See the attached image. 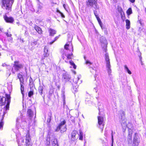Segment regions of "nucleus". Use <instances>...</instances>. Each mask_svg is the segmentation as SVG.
Here are the masks:
<instances>
[{
  "label": "nucleus",
  "mask_w": 146,
  "mask_h": 146,
  "mask_svg": "<svg viewBox=\"0 0 146 146\" xmlns=\"http://www.w3.org/2000/svg\"><path fill=\"white\" fill-rule=\"evenodd\" d=\"M10 102V98L9 96L6 95V97H0V106L6 105L4 108V110H5V111H3V116L7 113V110H9Z\"/></svg>",
  "instance_id": "obj_1"
},
{
  "label": "nucleus",
  "mask_w": 146,
  "mask_h": 146,
  "mask_svg": "<svg viewBox=\"0 0 146 146\" xmlns=\"http://www.w3.org/2000/svg\"><path fill=\"white\" fill-rule=\"evenodd\" d=\"M14 1V0H1L2 8L7 12H10Z\"/></svg>",
  "instance_id": "obj_2"
},
{
  "label": "nucleus",
  "mask_w": 146,
  "mask_h": 146,
  "mask_svg": "<svg viewBox=\"0 0 146 146\" xmlns=\"http://www.w3.org/2000/svg\"><path fill=\"white\" fill-rule=\"evenodd\" d=\"M66 121L65 120L62 119L60 120V123L57 127L55 130L56 131H58L60 130L61 133H63L66 131Z\"/></svg>",
  "instance_id": "obj_3"
},
{
  "label": "nucleus",
  "mask_w": 146,
  "mask_h": 146,
  "mask_svg": "<svg viewBox=\"0 0 146 146\" xmlns=\"http://www.w3.org/2000/svg\"><path fill=\"white\" fill-rule=\"evenodd\" d=\"M105 60L106 62V69L108 71V75L110 76L111 75V66L110 63V59L108 53H106L105 55Z\"/></svg>",
  "instance_id": "obj_4"
},
{
  "label": "nucleus",
  "mask_w": 146,
  "mask_h": 146,
  "mask_svg": "<svg viewBox=\"0 0 146 146\" xmlns=\"http://www.w3.org/2000/svg\"><path fill=\"white\" fill-rule=\"evenodd\" d=\"M97 0H88L86 1V5L88 7H93L95 9H99Z\"/></svg>",
  "instance_id": "obj_5"
},
{
  "label": "nucleus",
  "mask_w": 146,
  "mask_h": 146,
  "mask_svg": "<svg viewBox=\"0 0 146 146\" xmlns=\"http://www.w3.org/2000/svg\"><path fill=\"white\" fill-rule=\"evenodd\" d=\"M17 77L19 79L20 84L21 85V93L22 94L23 97L24 96V86L25 84L24 83V79L22 76L20 74H17Z\"/></svg>",
  "instance_id": "obj_6"
},
{
  "label": "nucleus",
  "mask_w": 146,
  "mask_h": 146,
  "mask_svg": "<svg viewBox=\"0 0 146 146\" xmlns=\"http://www.w3.org/2000/svg\"><path fill=\"white\" fill-rule=\"evenodd\" d=\"M140 138L138 133H135L133 136V146H138L140 143Z\"/></svg>",
  "instance_id": "obj_7"
},
{
  "label": "nucleus",
  "mask_w": 146,
  "mask_h": 146,
  "mask_svg": "<svg viewBox=\"0 0 146 146\" xmlns=\"http://www.w3.org/2000/svg\"><path fill=\"white\" fill-rule=\"evenodd\" d=\"M100 40L102 44V46L104 48V51L105 52H106L107 50L106 47L107 45V40L106 38L103 36L101 37Z\"/></svg>",
  "instance_id": "obj_8"
},
{
  "label": "nucleus",
  "mask_w": 146,
  "mask_h": 146,
  "mask_svg": "<svg viewBox=\"0 0 146 146\" xmlns=\"http://www.w3.org/2000/svg\"><path fill=\"white\" fill-rule=\"evenodd\" d=\"M13 67L15 70L16 71H17L23 68V65L19 63V61H15L14 62Z\"/></svg>",
  "instance_id": "obj_9"
},
{
  "label": "nucleus",
  "mask_w": 146,
  "mask_h": 146,
  "mask_svg": "<svg viewBox=\"0 0 146 146\" xmlns=\"http://www.w3.org/2000/svg\"><path fill=\"white\" fill-rule=\"evenodd\" d=\"M72 38H71L70 40V38L68 39V40L69 41L64 46V48L67 50L68 49V48H70L72 49V50H73V46L72 45Z\"/></svg>",
  "instance_id": "obj_10"
},
{
  "label": "nucleus",
  "mask_w": 146,
  "mask_h": 146,
  "mask_svg": "<svg viewBox=\"0 0 146 146\" xmlns=\"http://www.w3.org/2000/svg\"><path fill=\"white\" fill-rule=\"evenodd\" d=\"M70 76L69 75L66 73L62 74V80L65 82L69 81L70 79Z\"/></svg>",
  "instance_id": "obj_11"
},
{
  "label": "nucleus",
  "mask_w": 146,
  "mask_h": 146,
  "mask_svg": "<svg viewBox=\"0 0 146 146\" xmlns=\"http://www.w3.org/2000/svg\"><path fill=\"white\" fill-rule=\"evenodd\" d=\"M25 140L26 146H31V139L29 133L26 135Z\"/></svg>",
  "instance_id": "obj_12"
},
{
  "label": "nucleus",
  "mask_w": 146,
  "mask_h": 146,
  "mask_svg": "<svg viewBox=\"0 0 146 146\" xmlns=\"http://www.w3.org/2000/svg\"><path fill=\"white\" fill-rule=\"evenodd\" d=\"M51 143L53 146H58L57 140L54 135L51 136Z\"/></svg>",
  "instance_id": "obj_13"
},
{
  "label": "nucleus",
  "mask_w": 146,
  "mask_h": 146,
  "mask_svg": "<svg viewBox=\"0 0 146 146\" xmlns=\"http://www.w3.org/2000/svg\"><path fill=\"white\" fill-rule=\"evenodd\" d=\"M127 127L128 129L129 133L128 135H129L132 136V134L133 133V125L130 123H129L127 125Z\"/></svg>",
  "instance_id": "obj_14"
},
{
  "label": "nucleus",
  "mask_w": 146,
  "mask_h": 146,
  "mask_svg": "<svg viewBox=\"0 0 146 146\" xmlns=\"http://www.w3.org/2000/svg\"><path fill=\"white\" fill-rule=\"evenodd\" d=\"M98 123L99 125H102V127L103 128L104 126V124L103 123L104 122V118L103 117L101 116H99L98 117Z\"/></svg>",
  "instance_id": "obj_15"
},
{
  "label": "nucleus",
  "mask_w": 146,
  "mask_h": 146,
  "mask_svg": "<svg viewBox=\"0 0 146 146\" xmlns=\"http://www.w3.org/2000/svg\"><path fill=\"white\" fill-rule=\"evenodd\" d=\"M4 19L7 22L11 23H12L14 20L12 17H8L6 16L4 17Z\"/></svg>",
  "instance_id": "obj_16"
},
{
  "label": "nucleus",
  "mask_w": 146,
  "mask_h": 146,
  "mask_svg": "<svg viewBox=\"0 0 146 146\" xmlns=\"http://www.w3.org/2000/svg\"><path fill=\"white\" fill-rule=\"evenodd\" d=\"M27 114L30 119H31L33 115V111L31 109H29L27 111Z\"/></svg>",
  "instance_id": "obj_17"
},
{
  "label": "nucleus",
  "mask_w": 146,
  "mask_h": 146,
  "mask_svg": "<svg viewBox=\"0 0 146 146\" xmlns=\"http://www.w3.org/2000/svg\"><path fill=\"white\" fill-rule=\"evenodd\" d=\"M51 133V132L49 131L48 133V137L46 139L47 142L46 143V144L47 145H49L50 144V139H51V137H50V134Z\"/></svg>",
  "instance_id": "obj_18"
},
{
  "label": "nucleus",
  "mask_w": 146,
  "mask_h": 146,
  "mask_svg": "<svg viewBox=\"0 0 146 146\" xmlns=\"http://www.w3.org/2000/svg\"><path fill=\"white\" fill-rule=\"evenodd\" d=\"M49 33V35L51 36H53L56 33V31L52 29H49L48 30Z\"/></svg>",
  "instance_id": "obj_19"
},
{
  "label": "nucleus",
  "mask_w": 146,
  "mask_h": 146,
  "mask_svg": "<svg viewBox=\"0 0 146 146\" xmlns=\"http://www.w3.org/2000/svg\"><path fill=\"white\" fill-rule=\"evenodd\" d=\"M36 31L39 34H41L42 33V31L40 28L38 26H35L34 27Z\"/></svg>",
  "instance_id": "obj_20"
},
{
  "label": "nucleus",
  "mask_w": 146,
  "mask_h": 146,
  "mask_svg": "<svg viewBox=\"0 0 146 146\" xmlns=\"http://www.w3.org/2000/svg\"><path fill=\"white\" fill-rule=\"evenodd\" d=\"M33 87H31V90L28 93V96L29 97H31L33 95Z\"/></svg>",
  "instance_id": "obj_21"
},
{
  "label": "nucleus",
  "mask_w": 146,
  "mask_h": 146,
  "mask_svg": "<svg viewBox=\"0 0 146 146\" xmlns=\"http://www.w3.org/2000/svg\"><path fill=\"white\" fill-rule=\"evenodd\" d=\"M126 28L127 29H128L130 28V21L129 20L127 19L126 20Z\"/></svg>",
  "instance_id": "obj_22"
},
{
  "label": "nucleus",
  "mask_w": 146,
  "mask_h": 146,
  "mask_svg": "<svg viewBox=\"0 0 146 146\" xmlns=\"http://www.w3.org/2000/svg\"><path fill=\"white\" fill-rule=\"evenodd\" d=\"M81 77V75H78L76 77H74V82L75 83H77L78 81Z\"/></svg>",
  "instance_id": "obj_23"
},
{
  "label": "nucleus",
  "mask_w": 146,
  "mask_h": 146,
  "mask_svg": "<svg viewBox=\"0 0 146 146\" xmlns=\"http://www.w3.org/2000/svg\"><path fill=\"white\" fill-rule=\"evenodd\" d=\"M124 69L126 72H127V73L129 74H131V71L129 70L128 68L127 67V66L126 65H125L124 66Z\"/></svg>",
  "instance_id": "obj_24"
},
{
  "label": "nucleus",
  "mask_w": 146,
  "mask_h": 146,
  "mask_svg": "<svg viewBox=\"0 0 146 146\" xmlns=\"http://www.w3.org/2000/svg\"><path fill=\"white\" fill-rule=\"evenodd\" d=\"M43 87L42 86H39L38 88V91L41 95L42 94Z\"/></svg>",
  "instance_id": "obj_25"
},
{
  "label": "nucleus",
  "mask_w": 146,
  "mask_h": 146,
  "mask_svg": "<svg viewBox=\"0 0 146 146\" xmlns=\"http://www.w3.org/2000/svg\"><path fill=\"white\" fill-rule=\"evenodd\" d=\"M127 141L129 143H131L132 142V136L129 135L127 136Z\"/></svg>",
  "instance_id": "obj_26"
},
{
  "label": "nucleus",
  "mask_w": 146,
  "mask_h": 146,
  "mask_svg": "<svg viewBox=\"0 0 146 146\" xmlns=\"http://www.w3.org/2000/svg\"><path fill=\"white\" fill-rule=\"evenodd\" d=\"M119 112H120V113H122V114L121 115V119H123V120L125 119V114L124 111L122 110H121L119 111Z\"/></svg>",
  "instance_id": "obj_27"
},
{
  "label": "nucleus",
  "mask_w": 146,
  "mask_h": 146,
  "mask_svg": "<svg viewBox=\"0 0 146 146\" xmlns=\"http://www.w3.org/2000/svg\"><path fill=\"white\" fill-rule=\"evenodd\" d=\"M79 139L80 140H83V133L81 131H79Z\"/></svg>",
  "instance_id": "obj_28"
},
{
  "label": "nucleus",
  "mask_w": 146,
  "mask_h": 146,
  "mask_svg": "<svg viewBox=\"0 0 146 146\" xmlns=\"http://www.w3.org/2000/svg\"><path fill=\"white\" fill-rule=\"evenodd\" d=\"M48 117L47 120V123H49L51 121V117L52 116V114L51 113H50L48 114Z\"/></svg>",
  "instance_id": "obj_29"
},
{
  "label": "nucleus",
  "mask_w": 146,
  "mask_h": 146,
  "mask_svg": "<svg viewBox=\"0 0 146 146\" xmlns=\"http://www.w3.org/2000/svg\"><path fill=\"white\" fill-rule=\"evenodd\" d=\"M127 13L128 15H129L132 13V10L131 8H129L127 11Z\"/></svg>",
  "instance_id": "obj_30"
},
{
  "label": "nucleus",
  "mask_w": 146,
  "mask_h": 146,
  "mask_svg": "<svg viewBox=\"0 0 146 146\" xmlns=\"http://www.w3.org/2000/svg\"><path fill=\"white\" fill-rule=\"evenodd\" d=\"M96 18L100 25V26L101 27H102V23L100 19V18L98 16L96 17Z\"/></svg>",
  "instance_id": "obj_31"
},
{
  "label": "nucleus",
  "mask_w": 146,
  "mask_h": 146,
  "mask_svg": "<svg viewBox=\"0 0 146 146\" xmlns=\"http://www.w3.org/2000/svg\"><path fill=\"white\" fill-rule=\"evenodd\" d=\"M59 37V36H56L54 38V40L52 42H50V44H52Z\"/></svg>",
  "instance_id": "obj_32"
},
{
  "label": "nucleus",
  "mask_w": 146,
  "mask_h": 146,
  "mask_svg": "<svg viewBox=\"0 0 146 146\" xmlns=\"http://www.w3.org/2000/svg\"><path fill=\"white\" fill-rule=\"evenodd\" d=\"M3 124V122L2 119L0 122V129L2 128Z\"/></svg>",
  "instance_id": "obj_33"
},
{
  "label": "nucleus",
  "mask_w": 146,
  "mask_h": 146,
  "mask_svg": "<svg viewBox=\"0 0 146 146\" xmlns=\"http://www.w3.org/2000/svg\"><path fill=\"white\" fill-rule=\"evenodd\" d=\"M67 57L69 59H71L72 57V54H69L67 55Z\"/></svg>",
  "instance_id": "obj_34"
},
{
  "label": "nucleus",
  "mask_w": 146,
  "mask_h": 146,
  "mask_svg": "<svg viewBox=\"0 0 146 146\" xmlns=\"http://www.w3.org/2000/svg\"><path fill=\"white\" fill-rule=\"evenodd\" d=\"M63 7L68 12V6L66 5V4H64L63 5Z\"/></svg>",
  "instance_id": "obj_35"
},
{
  "label": "nucleus",
  "mask_w": 146,
  "mask_h": 146,
  "mask_svg": "<svg viewBox=\"0 0 146 146\" xmlns=\"http://www.w3.org/2000/svg\"><path fill=\"white\" fill-rule=\"evenodd\" d=\"M122 125L123 127L124 128H126L127 126L126 123L125 122H123V123H122Z\"/></svg>",
  "instance_id": "obj_36"
},
{
  "label": "nucleus",
  "mask_w": 146,
  "mask_h": 146,
  "mask_svg": "<svg viewBox=\"0 0 146 146\" xmlns=\"http://www.w3.org/2000/svg\"><path fill=\"white\" fill-rule=\"evenodd\" d=\"M111 139H112V144L111 146H113V131H112L111 133Z\"/></svg>",
  "instance_id": "obj_37"
},
{
  "label": "nucleus",
  "mask_w": 146,
  "mask_h": 146,
  "mask_svg": "<svg viewBox=\"0 0 146 146\" xmlns=\"http://www.w3.org/2000/svg\"><path fill=\"white\" fill-rule=\"evenodd\" d=\"M36 42L35 41L34 42H32L31 43V45L33 46L36 45Z\"/></svg>",
  "instance_id": "obj_38"
},
{
  "label": "nucleus",
  "mask_w": 146,
  "mask_h": 146,
  "mask_svg": "<svg viewBox=\"0 0 146 146\" xmlns=\"http://www.w3.org/2000/svg\"><path fill=\"white\" fill-rule=\"evenodd\" d=\"M94 14L95 16L96 17H97L98 16V15L97 12L96 11H94Z\"/></svg>",
  "instance_id": "obj_39"
},
{
  "label": "nucleus",
  "mask_w": 146,
  "mask_h": 146,
  "mask_svg": "<svg viewBox=\"0 0 146 146\" xmlns=\"http://www.w3.org/2000/svg\"><path fill=\"white\" fill-rule=\"evenodd\" d=\"M6 35L8 37H11V35L9 33H6Z\"/></svg>",
  "instance_id": "obj_40"
},
{
  "label": "nucleus",
  "mask_w": 146,
  "mask_h": 146,
  "mask_svg": "<svg viewBox=\"0 0 146 146\" xmlns=\"http://www.w3.org/2000/svg\"><path fill=\"white\" fill-rule=\"evenodd\" d=\"M43 55L44 57H47L48 56V54L47 52L45 53Z\"/></svg>",
  "instance_id": "obj_41"
},
{
  "label": "nucleus",
  "mask_w": 146,
  "mask_h": 146,
  "mask_svg": "<svg viewBox=\"0 0 146 146\" xmlns=\"http://www.w3.org/2000/svg\"><path fill=\"white\" fill-rule=\"evenodd\" d=\"M86 64H92V63H91L88 60H86Z\"/></svg>",
  "instance_id": "obj_42"
},
{
  "label": "nucleus",
  "mask_w": 146,
  "mask_h": 146,
  "mask_svg": "<svg viewBox=\"0 0 146 146\" xmlns=\"http://www.w3.org/2000/svg\"><path fill=\"white\" fill-rule=\"evenodd\" d=\"M48 51V49L47 48H46V47H45L44 48V52L45 53L47 52Z\"/></svg>",
  "instance_id": "obj_43"
},
{
  "label": "nucleus",
  "mask_w": 146,
  "mask_h": 146,
  "mask_svg": "<svg viewBox=\"0 0 146 146\" xmlns=\"http://www.w3.org/2000/svg\"><path fill=\"white\" fill-rule=\"evenodd\" d=\"M69 62L70 64L72 66H73V62L72 61V60L70 61Z\"/></svg>",
  "instance_id": "obj_44"
},
{
  "label": "nucleus",
  "mask_w": 146,
  "mask_h": 146,
  "mask_svg": "<svg viewBox=\"0 0 146 146\" xmlns=\"http://www.w3.org/2000/svg\"><path fill=\"white\" fill-rule=\"evenodd\" d=\"M60 15H61V16L63 17V18H64L65 17V16L64 15H63V14L62 13H61L60 14Z\"/></svg>",
  "instance_id": "obj_45"
},
{
  "label": "nucleus",
  "mask_w": 146,
  "mask_h": 146,
  "mask_svg": "<svg viewBox=\"0 0 146 146\" xmlns=\"http://www.w3.org/2000/svg\"><path fill=\"white\" fill-rule=\"evenodd\" d=\"M76 66L75 64L74 63V69H76Z\"/></svg>",
  "instance_id": "obj_46"
},
{
  "label": "nucleus",
  "mask_w": 146,
  "mask_h": 146,
  "mask_svg": "<svg viewBox=\"0 0 146 146\" xmlns=\"http://www.w3.org/2000/svg\"><path fill=\"white\" fill-rule=\"evenodd\" d=\"M30 78L31 79H30L29 80V82H30L29 84L30 85H31V81L32 80V79L31 78V77H30Z\"/></svg>",
  "instance_id": "obj_47"
},
{
  "label": "nucleus",
  "mask_w": 146,
  "mask_h": 146,
  "mask_svg": "<svg viewBox=\"0 0 146 146\" xmlns=\"http://www.w3.org/2000/svg\"><path fill=\"white\" fill-rule=\"evenodd\" d=\"M129 0L132 3H134L135 1V0Z\"/></svg>",
  "instance_id": "obj_48"
},
{
  "label": "nucleus",
  "mask_w": 146,
  "mask_h": 146,
  "mask_svg": "<svg viewBox=\"0 0 146 146\" xmlns=\"http://www.w3.org/2000/svg\"><path fill=\"white\" fill-rule=\"evenodd\" d=\"M57 12H58V13H59L60 14L61 13V12H60V11L59 10H58V9H57Z\"/></svg>",
  "instance_id": "obj_49"
},
{
  "label": "nucleus",
  "mask_w": 146,
  "mask_h": 146,
  "mask_svg": "<svg viewBox=\"0 0 146 146\" xmlns=\"http://www.w3.org/2000/svg\"><path fill=\"white\" fill-rule=\"evenodd\" d=\"M2 65L3 66H7L6 64H5V63L3 64Z\"/></svg>",
  "instance_id": "obj_50"
},
{
  "label": "nucleus",
  "mask_w": 146,
  "mask_h": 146,
  "mask_svg": "<svg viewBox=\"0 0 146 146\" xmlns=\"http://www.w3.org/2000/svg\"><path fill=\"white\" fill-rule=\"evenodd\" d=\"M140 60H141V62H142V61H141V57H140Z\"/></svg>",
  "instance_id": "obj_51"
},
{
  "label": "nucleus",
  "mask_w": 146,
  "mask_h": 146,
  "mask_svg": "<svg viewBox=\"0 0 146 146\" xmlns=\"http://www.w3.org/2000/svg\"><path fill=\"white\" fill-rule=\"evenodd\" d=\"M22 142L24 143V140H22Z\"/></svg>",
  "instance_id": "obj_52"
},
{
  "label": "nucleus",
  "mask_w": 146,
  "mask_h": 146,
  "mask_svg": "<svg viewBox=\"0 0 146 146\" xmlns=\"http://www.w3.org/2000/svg\"><path fill=\"white\" fill-rule=\"evenodd\" d=\"M73 72H74V74H76V72L75 71H74Z\"/></svg>",
  "instance_id": "obj_53"
},
{
  "label": "nucleus",
  "mask_w": 146,
  "mask_h": 146,
  "mask_svg": "<svg viewBox=\"0 0 146 146\" xmlns=\"http://www.w3.org/2000/svg\"><path fill=\"white\" fill-rule=\"evenodd\" d=\"M94 89H95L96 90L97 89V87H96L95 88H94Z\"/></svg>",
  "instance_id": "obj_54"
},
{
  "label": "nucleus",
  "mask_w": 146,
  "mask_h": 146,
  "mask_svg": "<svg viewBox=\"0 0 146 146\" xmlns=\"http://www.w3.org/2000/svg\"><path fill=\"white\" fill-rule=\"evenodd\" d=\"M84 59L85 60H86V57L85 56H84Z\"/></svg>",
  "instance_id": "obj_55"
},
{
  "label": "nucleus",
  "mask_w": 146,
  "mask_h": 146,
  "mask_svg": "<svg viewBox=\"0 0 146 146\" xmlns=\"http://www.w3.org/2000/svg\"><path fill=\"white\" fill-rule=\"evenodd\" d=\"M40 7V9H41L42 8V7Z\"/></svg>",
  "instance_id": "obj_56"
},
{
  "label": "nucleus",
  "mask_w": 146,
  "mask_h": 146,
  "mask_svg": "<svg viewBox=\"0 0 146 146\" xmlns=\"http://www.w3.org/2000/svg\"><path fill=\"white\" fill-rule=\"evenodd\" d=\"M119 113H120V114L121 115L122 114V113H120V112H119Z\"/></svg>",
  "instance_id": "obj_57"
},
{
  "label": "nucleus",
  "mask_w": 146,
  "mask_h": 146,
  "mask_svg": "<svg viewBox=\"0 0 146 146\" xmlns=\"http://www.w3.org/2000/svg\"><path fill=\"white\" fill-rule=\"evenodd\" d=\"M63 96L64 97V94H63Z\"/></svg>",
  "instance_id": "obj_58"
},
{
  "label": "nucleus",
  "mask_w": 146,
  "mask_h": 146,
  "mask_svg": "<svg viewBox=\"0 0 146 146\" xmlns=\"http://www.w3.org/2000/svg\"><path fill=\"white\" fill-rule=\"evenodd\" d=\"M75 92H76V91H77V90H75Z\"/></svg>",
  "instance_id": "obj_59"
},
{
  "label": "nucleus",
  "mask_w": 146,
  "mask_h": 146,
  "mask_svg": "<svg viewBox=\"0 0 146 146\" xmlns=\"http://www.w3.org/2000/svg\"><path fill=\"white\" fill-rule=\"evenodd\" d=\"M71 136H72H72H73V135H71Z\"/></svg>",
  "instance_id": "obj_60"
},
{
  "label": "nucleus",
  "mask_w": 146,
  "mask_h": 146,
  "mask_svg": "<svg viewBox=\"0 0 146 146\" xmlns=\"http://www.w3.org/2000/svg\"><path fill=\"white\" fill-rule=\"evenodd\" d=\"M1 55V53H0V56Z\"/></svg>",
  "instance_id": "obj_61"
},
{
  "label": "nucleus",
  "mask_w": 146,
  "mask_h": 146,
  "mask_svg": "<svg viewBox=\"0 0 146 146\" xmlns=\"http://www.w3.org/2000/svg\"><path fill=\"white\" fill-rule=\"evenodd\" d=\"M70 67V68H72V66H71Z\"/></svg>",
  "instance_id": "obj_62"
},
{
  "label": "nucleus",
  "mask_w": 146,
  "mask_h": 146,
  "mask_svg": "<svg viewBox=\"0 0 146 146\" xmlns=\"http://www.w3.org/2000/svg\"><path fill=\"white\" fill-rule=\"evenodd\" d=\"M99 115H100V112H99Z\"/></svg>",
  "instance_id": "obj_63"
},
{
  "label": "nucleus",
  "mask_w": 146,
  "mask_h": 146,
  "mask_svg": "<svg viewBox=\"0 0 146 146\" xmlns=\"http://www.w3.org/2000/svg\"><path fill=\"white\" fill-rule=\"evenodd\" d=\"M17 121H18V119H17Z\"/></svg>",
  "instance_id": "obj_64"
}]
</instances>
